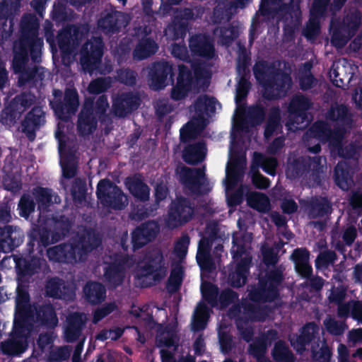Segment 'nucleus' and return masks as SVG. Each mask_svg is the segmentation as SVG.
<instances>
[{
	"label": "nucleus",
	"instance_id": "obj_1",
	"mask_svg": "<svg viewBox=\"0 0 362 362\" xmlns=\"http://www.w3.org/2000/svg\"><path fill=\"white\" fill-rule=\"evenodd\" d=\"M253 74L264 88V98L269 101L285 97L292 86L290 74L265 60H260L255 64Z\"/></svg>",
	"mask_w": 362,
	"mask_h": 362
},
{
	"label": "nucleus",
	"instance_id": "obj_2",
	"mask_svg": "<svg viewBox=\"0 0 362 362\" xmlns=\"http://www.w3.org/2000/svg\"><path fill=\"white\" fill-rule=\"evenodd\" d=\"M109 107L107 96L100 95L95 101L94 98H86L78 116L77 130L80 135L86 136L93 133L98 127V122L105 124L111 122V118L107 110Z\"/></svg>",
	"mask_w": 362,
	"mask_h": 362
},
{
	"label": "nucleus",
	"instance_id": "obj_3",
	"mask_svg": "<svg viewBox=\"0 0 362 362\" xmlns=\"http://www.w3.org/2000/svg\"><path fill=\"white\" fill-rule=\"evenodd\" d=\"M284 279L283 272L279 268L267 271L259 276L258 282L252 285L248 292L249 299L255 303H272L279 297V286Z\"/></svg>",
	"mask_w": 362,
	"mask_h": 362
},
{
	"label": "nucleus",
	"instance_id": "obj_4",
	"mask_svg": "<svg viewBox=\"0 0 362 362\" xmlns=\"http://www.w3.org/2000/svg\"><path fill=\"white\" fill-rule=\"evenodd\" d=\"M168 268V262L161 250L153 248L147 250L140 262V278L151 277V281H143L142 287H151L160 283L166 276Z\"/></svg>",
	"mask_w": 362,
	"mask_h": 362
},
{
	"label": "nucleus",
	"instance_id": "obj_5",
	"mask_svg": "<svg viewBox=\"0 0 362 362\" xmlns=\"http://www.w3.org/2000/svg\"><path fill=\"white\" fill-rule=\"evenodd\" d=\"M15 298L14 327L15 334L18 337L24 335L27 327H32L34 310L30 305V296L28 287L18 284Z\"/></svg>",
	"mask_w": 362,
	"mask_h": 362
},
{
	"label": "nucleus",
	"instance_id": "obj_6",
	"mask_svg": "<svg viewBox=\"0 0 362 362\" xmlns=\"http://www.w3.org/2000/svg\"><path fill=\"white\" fill-rule=\"evenodd\" d=\"M35 101L36 96L30 91H22L16 95L1 111V122L9 127H15L21 122L23 115Z\"/></svg>",
	"mask_w": 362,
	"mask_h": 362
},
{
	"label": "nucleus",
	"instance_id": "obj_7",
	"mask_svg": "<svg viewBox=\"0 0 362 362\" xmlns=\"http://www.w3.org/2000/svg\"><path fill=\"white\" fill-rule=\"evenodd\" d=\"M103 48L104 44L100 37H94L82 46L80 62L84 72L105 74L111 71L110 66L106 71L101 68Z\"/></svg>",
	"mask_w": 362,
	"mask_h": 362
},
{
	"label": "nucleus",
	"instance_id": "obj_8",
	"mask_svg": "<svg viewBox=\"0 0 362 362\" xmlns=\"http://www.w3.org/2000/svg\"><path fill=\"white\" fill-rule=\"evenodd\" d=\"M96 194L100 203L109 209L122 210L128 204L127 197L122 189L107 178L98 183Z\"/></svg>",
	"mask_w": 362,
	"mask_h": 362
},
{
	"label": "nucleus",
	"instance_id": "obj_9",
	"mask_svg": "<svg viewBox=\"0 0 362 362\" xmlns=\"http://www.w3.org/2000/svg\"><path fill=\"white\" fill-rule=\"evenodd\" d=\"M40 23L35 14L25 13L20 23L18 43L33 48L43 47V39L39 37Z\"/></svg>",
	"mask_w": 362,
	"mask_h": 362
},
{
	"label": "nucleus",
	"instance_id": "obj_10",
	"mask_svg": "<svg viewBox=\"0 0 362 362\" xmlns=\"http://www.w3.org/2000/svg\"><path fill=\"white\" fill-rule=\"evenodd\" d=\"M174 69L173 64L168 61H156L151 64L148 74V83L153 90L164 89L168 84V80L174 83Z\"/></svg>",
	"mask_w": 362,
	"mask_h": 362
},
{
	"label": "nucleus",
	"instance_id": "obj_11",
	"mask_svg": "<svg viewBox=\"0 0 362 362\" xmlns=\"http://www.w3.org/2000/svg\"><path fill=\"white\" fill-rule=\"evenodd\" d=\"M194 214L193 202L183 196L176 197L170 204L168 220L174 227L183 226L192 220Z\"/></svg>",
	"mask_w": 362,
	"mask_h": 362
},
{
	"label": "nucleus",
	"instance_id": "obj_12",
	"mask_svg": "<svg viewBox=\"0 0 362 362\" xmlns=\"http://www.w3.org/2000/svg\"><path fill=\"white\" fill-rule=\"evenodd\" d=\"M102 243L99 234L93 228H85L82 232L78 233L73 238L71 244L74 246L79 257V261L83 260L86 257L95 249L98 248Z\"/></svg>",
	"mask_w": 362,
	"mask_h": 362
},
{
	"label": "nucleus",
	"instance_id": "obj_13",
	"mask_svg": "<svg viewBox=\"0 0 362 362\" xmlns=\"http://www.w3.org/2000/svg\"><path fill=\"white\" fill-rule=\"evenodd\" d=\"M189 49L193 57L211 60L217 57L213 38L205 33H196L190 36Z\"/></svg>",
	"mask_w": 362,
	"mask_h": 362
},
{
	"label": "nucleus",
	"instance_id": "obj_14",
	"mask_svg": "<svg viewBox=\"0 0 362 362\" xmlns=\"http://www.w3.org/2000/svg\"><path fill=\"white\" fill-rule=\"evenodd\" d=\"M57 117L62 120H67L76 114L79 106L78 94L75 88H66L63 100H57L50 103Z\"/></svg>",
	"mask_w": 362,
	"mask_h": 362
},
{
	"label": "nucleus",
	"instance_id": "obj_15",
	"mask_svg": "<svg viewBox=\"0 0 362 362\" xmlns=\"http://www.w3.org/2000/svg\"><path fill=\"white\" fill-rule=\"evenodd\" d=\"M25 239L22 228L14 225L0 226V252L10 253L20 247Z\"/></svg>",
	"mask_w": 362,
	"mask_h": 362
},
{
	"label": "nucleus",
	"instance_id": "obj_16",
	"mask_svg": "<svg viewBox=\"0 0 362 362\" xmlns=\"http://www.w3.org/2000/svg\"><path fill=\"white\" fill-rule=\"evenodd\" d=\"M194 80L191 70L185 64L178 65V74L175 84L170 91V98L174 101L186 98L194 89Z\"/></svg>",
	"mask_w": 362,
	"mask_h": 362
},
{
	"label": "nucleus",
	"instance_id": "obj_17",
	"mask_svg": "<svg viewBox=\"0 0 362 362\" xmlns=\"http://www.w3.org/2000/svg\"><path fill=\"white\" fill-rule=\"evenodd\" d=\"M88 322L87 315L82 312L69 313L65 321L64 337L67 343L78 341L82 335Z\"/></svg>",
	"mask_w": 362,
	"mask_h": 362
},
{
	"label": "nucleus",
	"instance_id": "obj_18",
	"mask_svg": "<svg viewBox=\"0 0 362 362\" xmlns=\"http://www.w3.org/2000/svg\"><path fill=\"white\" fill-rule=\"evenodd\" d=\"M159 232V226L154 221L142 223L132 232V244L134 251L139 250L153 241Z\"/></svg>",
	"mask_w": 362,
	"mask_h": 362
},
{
	"label": "nucleus",
	"instance_id": "obj_19",
	"mask_svg": "<svg viewBox=\"0 0 362 362\" xmlns=\"http://www.w3.org/2000/svg\"><path fill=\"white\" fill-rule=\"evenodd\" d=\"M251 265L252 257L250 255H247L240 259L235 267L228 269V284L235 288L245 286L247 281V276L250 274Z\"/></svg>",
	"mask_w": 362,
	"mask_h": 362
},
{
	"label": "nucleus",
	"instance_id": "obj_20",
	"mask_svg": "<svg viewBox=\"0 0 362 362\" xmlns=\"http://www.w3.org/2000/svg\"><path fill=\"white\" fill-rule=\"evenodd\" d=\"M71 243H63L49 247L46 251L50 262L63 264H74L79 257Z\"/></svg>",
	"mask_w": 362,
	"mask_h": 362
},
{
	"label": "nucleus",
	"instance_id": "obj_21",
	"mask_svg": "<svg viewBox=\"0 0 362 362\" xmlns=\"http://www.w3.org/2000/svg\"><path fill=\"white\" fill-rule=\"evenodd\" d=\"M140 98L132 92H124L118 94L112 102V110L118 117H124L138 109L140 105Z\"/></svg>",
	"mask_w": 362,
	"mask_h": 362
},
{
	"label": "nucleus",
	"instance_id": "obj_22",
	"mask_svg": "<svg viewBox=\"0 0 362 362\" xmlns=\"http://www.w3.org/2000/svg\"><path fill=\"white\" fill-rule=\"evenodd\" d=\"M45 122V112L41 107L34 106L21 121V132L30 141H33L36 136V131Z\"/></svg>",
	"mask_w": 362,
	"mask_h": 362
},
{
	"label": "nucleus",
	"instance_id": "obj_23",
	"mask_svg": "<svg viewBox=\"0 0 362 362\" xmlns=\"http://www.w3.org/2000/svg\"><path fill=\"white\" fill-rule=\"evenodd\" d=\"M127 261V257H122L107 263L104 268L103 277L110 288H116L123 283L125 277L124 265Z\"/></svg>",
	"mask_w": 362,
	"mask_h": 362
},
{
	"label": "nucleus",
	"instance_id": "obj_24",
	"mask_svg": "<svg viewBox=\"0 0 362 362\" xmlns=\"http://www.w3.org/2000/svg\"><path fill=\"white\" fill-rule=\"evenodd\" d=\"M16 49L13 60V68L15 73L21 74L27 68L26 64L29 60V57L34 62L40 61L42 48L34 47L33 48L31 46L23 45L18 43Z\"/></svg>",
	"mask_w": 362,
	"mask_h": 362
},
{
	"label": "nucleus",
	"instance_id": "obj_25",
	"mask_svg": "<svg viewBox=\"0 0 362 362\" xmlns=\"http://www.w3.org/2000/svg\"><path fill=\"white\" fill-rule=\"evenodd\" d=\"M321 159L318 156H315L313 158L303 156L294 158L287 164L286 169V177L290 180L301 177L309 173L312 163L318 165Z\"/></svg>",
	"mask_w": 362,
	"mask_h": 362
},
{
	"label": "nucleus",
	"instance_id": "obj_26",
	"mask_svg": "<svg viewBox=\"0 0 362 362\" xmlns=\"http://www.w3.org/2000/svg\"><path fill=\"white\" fill-rule=\"evenodd\" d=\"M30 328L31 327H27L24 335L18 337L15 334L16 329L13 326L11 338L0 344L2 354L8 356H17L23 354L28 346L26 339Z\"/></svg>",
	"mask_w": 362,
	"mask_h": 362
},
{
	"label": "nucleus",
	"instance_id": "obj_27",
	"mask_svg": "<svg viewBox=\"0 0 362 362\" xmlns=\"http://www.w3.org/2000/svg\"><path fill=\"white\" fill-rule=\"evenodd\" d=\"M204 170L201 168H191L183 166L180 169V182L191 192L199 194L201 193L200 188L202 185L201 179L204 177Z\"/></svg>",
	"mask_w": 362,
	"mask_h": 362
},
{
	"label": "nucleus",
	"instance_id": "obj_28",
	"mask_svg": "<svg viewBox=\"0 0 362 362\" xmlns=\"http://www.w3.org/2000/svg\"><path fill=\"white\" fill-rule=\"evenodd\" d=\"M333 178L336 185L343 191H348L354 185V171L346 161H339L334 168Z\"/></svg>",
	"mask_w": 362,
	"mask_h": 362
},
{
	"label": "nucleus",
	"instance_id": "obj_29",
	"mask_svg": "<svg viewBox=\"0 0 362 362\" xmlns=\"http://www.w3.org/2000/svg\"><path fill=\"white\" fill-rule=\"evenodd\" d=\"M124 184L135 200L143 203L149 200L151 189L141 175L127 177Z\"/></svg>",
	"mask_w": 362,
	"mask_h": 362
},
{
	"label": "nucleus",
	"instance_id": "obj_30",
	"mask_svg": "<svg viewBox=\"0 0 362 362\" xmlns=\"http://www.w3.org/2000/svg\"><path fill=\"white\" fill-rule=\"evenodd\" d=\"M279 21L284 23V32L285 36L292 39L295 31L301 23L300 5L296 6L292 10L288 11L277 16Z\"/></svg>",
	"mask_w": 362,
	"mask_h": 362
},
{
	"label": "nucleus",
	"instance_id": "obj_31",
	"mask_svg": "<svg viewBox=\"0 0 362 362\" xmlns=\"http://www.w3.org/2000/svg\"><path fill=\"white\" fill-rule=\"evenodd\" d=\"M83 293L84 300L92 305H99L106 298V288L98 281H88L83 286Z\"/></svg>",
	"mask_w": 362,
	"mask_h": 362
},
{
	"label": "nucleus",
	"instance_id": "obj_32",
	"mask_svg": "<svg viewBox=\"0 0 362 362\" xmlns=\"http://www.w3.org/2000/svg\"><path fill=\"white\" fill-rule=\"evenodd\" d=\"M313 103L309 98L300 93H296L290 100L288 112L293 118L305 119L307 111L311 108Z\"/></svg>",
	"mask_w": 362,
	"mask_h": 362
},
{
	"label": "nucleus",
	"instance_id": "obj_33",
	"mask_svg": "<svg viewBox=\"0 0 362 362\" xmlns=\"http://www.w3.org/2000/svg\"><path fill=\"white\" fill-rule=\"evenodd\" d=\"M46 291L48 296L57 299L70 300L74 296L72 289L59 277L47 281Z\"/></svg>",
	"mask_w": 362,
	"mask_h": 362
},
{
	"label": "nucleus",
	"instance_id": "obj_34",
	"mask_svg": "<svg viewBox=\"0 0 362 362\" xmlns=\"http://www.w3.org/2000/svg\"><path fill=\"white\" fill-rule=\"evenodd\" d=\"M301 0H262L259 11L262 16H269L272 13L271 7L272 4H277L279 6L275 9L276 16L292 10L296 6L300 5Z\"/></svg>",
	"mask_w": 362,
	"mask_h": 362
},
{
	"label": "nucleus",
	"instance_id": "obj_35",
	"mask_svg": "<svg viewBox=\"0 0 362 362\" xmlns=\"http://www.w3.org/2000/svg\"><path fill=\"white\" fill-rule=\"evenodd\" d=\"M214 241L202 237L199 241L196 259L201 269L210 272L213 267L211 250Z\"/></svg>",
	"mask_w": 362,
	"mask_h": 362
},
{
	"label": "nucleus",
	"instance_id": "obj_36",
	"mask_svg": "<svg viewBox=\"0 0 362 362\" xmlns=\"http://www.w3.org/2000/svg\"><path fill=\"white\" fill-rule=\"evenodd\" d=\"M319 332V327L315 322H307L301 328L300 334L291 344L298 350H305V346L313 341Z\"/></svg>",
	"mask_w": 362,
	"mask_h": 362
},
{
	"label": "nucleus",
	"instance_id": "obj_37",
	"mask_svg": "<svg viewBox=\"0 0 362 362\" xmlns=\"http://www.w3.org/2000/svg\"><path fill=\"white\" fill-rule=\"evenodd\" d=\"M243 314L247 319H244V323L248 320L252 322H264L269 316L271 309L268 305H260L252 303H243Z\"/></svg>",
	"mask_w": 362,
	"mask_h": 362
},
{
	"label": "nucleus",
	"instance_id": "obj_38",
	"mask_svg": "<svg viewBox=\"0 0 362 362\" xmlns=\"http://www.w3.org/2000/svg\"><path fill=\"white\" fill-rule=\"evenodd\" d=\"M330 0H314L310 8V25L307 27L305 36L317 34L319 30L318 22H315V18L318 19L324 16L327 10Z\"/></svg>",
	"mask_w": 362,
	"mask_h": 362
},
{
	"label": "nucleus",
	"instance_id": "obj_39",
	"mask_svg": "<svg viewBox=\"0 0 362 362\" xmlns=\"http://www.w3.org/2000/svg\"><path fill=\"white\" fill-rule=\"evenodd\" d=\"M158 49L157 43L152 38L143 37L139 40L133 50V59L136 61L146 59L153 55Z\"/></svg>",
	"mask_w": 362,
	"mask_h": 362
},
{
	"label": "nucleus",
	"instance_id": "obj_40",
	"mask_svg": "<svg viewBox=\"0 0 362 362\" xmlns=\"http://www.w3.org/2000/svg\"><path fill=\"white\" fill-rule=\"evenodd\" d=\"M41 260L37 257H19L16 260L18 274L23 277L32 276L41 269Z\"/></svg>",
	"mask_w": 362,
	"mask_h": 362
},
{
	"label": "nucleus",
	"instance_id": "obj_41",
	"mask_svg": "<svg viewBox=\"0 0 362 362\" xmlns=\"http://www.w3.org/2000/svg\"><path fill=\"white\" fill-rule=\"evenodd\" d=\"M72 222L65 215L53 217L52 242H59L70 234Z\"/></svg>",
	"mask_w": 362,
	"mask_h": 362
},
{
	"label": "nucleus",
	"instance_id": "obj_42",
	"mask_svg": "<svg viewBox=\"0 0 362 362\" xmlns=\"http://www.w3.org/2000/svg\"><path fill=\"white\" fill-rule=\"evenodd\" d=\"M206 145L204 142H197L185 147L182 153L183 160L189 165H197L205 157Z\"/></svg>",
	"mask_w": 362,
	"mask_h": 362
},
{
	"label": "nucleus",
	"instance_id": "obj_43",
	"mask_svg": "<svg viewBox=\"0 0 362 362\" xmlns=\"http://www.w3.org/2000/svg\"><path fill=\"white\" fill-rule=\"evenodd\" d=\"M120 14L121 13L118 11L107 13L98 21V28L105 35H112L119 32L120 28L119 16Z\"/></svg>",
	"mask_w": 362,
	"mask_h": 362
},
{
	"label": "nucleus",
	"instance_id": "obj_44",
	"mask_svg": "<svg viewBox=\"0 0 362 362\" xmlns=\"http://www.w3.org/2000/svg\"><path fill=\"white\" fill-rule=\"evenodd\" d=\"M50 236L52 237L51 230L46 227H36L33 228L29 235L30 240L28 243L29 251L33 252L35 242H37L39 245L45 247L51 243H54L55 242H52V239L50 240Z\"/></svg>",
	"mask_w": 362,
	"mask_h": 362
},
{
	"label": "nucleus",
	"instance_id": "obj_45",
	"mask_svg": "<svg viewBox=\"0 0 362 362\" xmlns=\"http://www.w3.org/2000/svg\"><path fill=\"white\" fill-rule=\"evenodd\" d=\"M278 337L277 331L271 329L267 331V334L261 338L257 339L250 344L248 348L249 353L256 358L262 356L267 350L268 339L275 340Z\"/></svg>",
	"mask_w": 362,
	"mask_h": 362
},
{
	"label": "nucleus",
	"instance_id": "obj_46",
	"mask_svg": "<svg viewBox=\"0 0 362 362\" xmlns=\"http://www.w3.org/2000/svg\"><path fill=\"white\" fill-rule=\"evenodd\" d=\"M217 100L214 97L207 95H201L194 103V109L198 117H203L204 115L214 113Z\"/></svg>",
	"mask_w": 362,
	"mask_h": 362
},
{
	"label": "nucleus",
	"instance_id": "obj_47",
	"mask_svg": "<svg viewBox=\"0 0 362 362\" xmlns=\"http://www.w3.org/2000/svg\"><path fill=\"white\" fill-rule=\"evenodd\" d=\"M332 206L326 197L315 198L309 204V216L322 218L331 213Z\"/></svg>",
	"mask_w": 362,
	"mask_h": 362
},
{
	"label": "nucleus",
	"instance_id": "obj_48",
	"mask_svg": "<svg viewBox=\"0 0 362 362\" xmlns=\"http://www.w3.org/2000/svg\"><path fill=\"white\" fill-rule=\"evenodd\" d=\"M32 194L40 211L47 210L52 204V189L50 188L37 186L33 189Z\"/></svg>",
	"mask_w": 362,
	"mask_h": 362
},
{
	"label": "nucleus",
	"instance_id": "obj_49",
	"mask_svg": "<svg viewBox=\"0 0 362 362\" xmlns=\"http://www.w3.org/2000/svg\"><path fill=\"white\" fill-rule=\"evenodd\" d=\"M184 274V268L180 263H175L172 265L170 276L166 283V288L169 293H175L180 288Z\"/></svg>",
	"mask_w": 362,
	"mask_h": 362
},
{
	"label": "nucleus",
	"instance_id": "obj_50",
	"mask_svg": "<svg viewBox=\"0 0 362 362\" xmlns=\"http://www.w3.org/2000/svg\"><path fill=\"white\" fill-rule=\"evenodd\" d=\"M37 320L42 325L49 327H54L58 323L54 308L50 304L42 305L36 311Z\"/></svg>",
	"mask_w": 362,
	"mask_h": 362
},
{
	"label": "nucleus",
	"instance_id": "obj_51",
	"mask_svg": "<svg viewBox=\"0 0 362 362\" xmlns=\"http://www.w3.org/2000/svg\"><path fill=\"white\" fill-rule=\"evenodd\" d=\"M272 356L275 362H295L296 361L294 354L282 340L275 343Z\"/></svg>",
	"mask_w": 362,
	"mask_h": 362
},
{
	"label": "nucleus",
	"instance_id": "obj_52",
	"mask_svg": "<svg viewBox=\"0 0 362 362\" xmlns=\"http://www.w3.org/2000/svg\"><path fill=\"white\" fill-rule=\"evenodd\" d=\"M327 118L332 122H338L342 124H347L351 122L349 108L344 104L332 106L327 112Z\"/></svg>",
	"mask_w": 362,
	"mask_h": 362
},
{
	"label": "nucleus",
	"instance_id": "obj_53",
	"mask_svg": "<svg viewBox=\"0 0 362 362\" xmlns=\"http://www.w3.org/2000/svg\"><path fill=\"white\" fill-rule=\"evenodd\" d=\"M248 205L260 213H267L271 209L269 197L264 193L255 192L247 199Z\"/></svg>",
	"mask_w": 362,
	"mask_h": 362
},
{
	"label": "nucleus",
	"instance_id": "obj_54",
	"mask_svg": "<svg viewBox=\"0 0 362 362\" xmlns=\"http://www.w3.org/2000/svg\"><path fill=\"white\" fill-rule=\"evenodd\" d=\"M194 89L205 90L210 83L211 74L204 67L197 65L193 67Z\"/></svg>",
	"mask_w": 362,
	"mask_h": 362
},
{
	"label": "nucleus",
	"instance_id": "obj_55",
	"mask_svg": "<svg viewBox=\"0 0 362 362\" xmlns=\"http://www.w3.org/2000/svg\"><path fill=\"white\" fill-rule=\"evenodd\" d=\"M209 309L204 303H199L194 313L192 323L194 332L202 331L206 327Z\"/></svg>",
	"mask_w": 362,
	"mask_h": 362
},
{
	"label": "nucleus",
	"instance_id": "obj_56",
	"mask_svg": "<svg viewBox=\"0 0 362 362\" xmlns=\"http://www.w3.org/2000/svg\"><path fill=\"white\" fill-rule=\"evenodd\" d=\"M21 0H0V20L13 19L19 11Z\"/></svg>",
	"mask_w": 362,
	"mask_h": 362
},
{
	"label": "nucleus",
	"instance_id": "obj_57",
	"mask_svg": "<svg viewBox=\"0 0 362 362\" xmlns=\"http://www.w3.org/2000/svg\"><path fill=\"white\" fill-rule=\"evenodd\" d=\"M36 203L29 194L24 193L18 203L19 216L28 220L35 211Z\"/></svg>",
	"mask_w": 362,
	"mask_h": 362
},
{
	"label": "nucleus",
	"instance_id": "obj_58",
	"mask_svg": "<svg viewBox=\"0 0 362 362\" xmlns=\"http://www.w3.org/2000/svg\"><path fill=\"white\" fill-rule=\"evenodd\" d=\"M281 115L279 107L271 108L265 125L264 135L266 138L272 136L280 125Z\"/></svg>",
	"mask_w": 362,
	"mask_h": 362
},
{
	"label": "nucleus",
	"instance_id": "obj_59",
	"mask_svg": "<svg viewBox=\"0 0 362 362\" xmlns=\"http://www.w3.org/2000/svg\"><path fill=\"white\" fill-rule=\"evenodd\" d=\"M239 36V30L238 26L232 24L221 26L219 30V39L223 45L228 47Z\"/></svg>",
	"mask_w": 362,
	"mask_h": 362
},
{
	"label": "nucleus",
	"instance_id": "obj_60",
	"mask_svg": "<svg viewBox=\"0 0 362 362\" xmlns=\"http://www.w3.org/2000/svg\"><path fill=\"white\" fill-rule=\"evenodd\" d=\"M353 35L348 34V30L341 23H338L333 28L331 42L335 47H341L348 42L349 38Z\"/></svg>",
	"mask_w": 362,
	"mask_h": 362
},
{
	"label": "nucleus",
	"instance_id": "obj_61",
	"mask_svg": "<svg viewBox=\"0 0 362 362\" xmlns=\"http://www.w3.org/2000/svg\"><path fill=\"white\" fill-rule=\"evenodd\" d=\"M250 61L251 58L246 48L244 46L240 47L236 62V69L238 75L250 76L249 65Z\"/></svg>",
	"mask_w": 362,
	"mask_h": 362
},
{
	"label": "nucleus",
	"instance_id": "obj_62",
	"mask_svg": "<svg viewBox=\"0 0 362 362\" xmlns=\"http://www.w3.org/2000/svg\"><path fill=\"white\" fill-rule=\"evenodd\" d=\"M201 293L203 298L212 307L218 305L219 292L216 285L211 282H205L202 284Z\"/></svg>",
	"mask_w": 362,
	"mask_h": 362
},
{
	"label": "nucleus",
	"instance_id": "obj_63",
	"mask_svg": "<svg viewBox=\"0 0 362 362\" xmlns=\"http://www.w3.org/2000/svg\"><path fill=\"white\" fill-rule=\"evenodd\" d=\"M266 110L262 105H255L248 107L247 118L252 126L262 124L265 119Z\"/></svg>",
	"mask_w": 362,
	"mask_h": 362
},
{
	"label": "nucleus",
	"instance_id": "obj_64",
	"mask_svg": "<svg viewBox=\"0 0 362 362\" xmlns=\"http://www.w3.org/2000/svg\"><path fill=\"white\" fill-rule=\"evenodd\" d=\"M361 21V14L360 11H355L348 13L344 18L341 24L348 30L349 35H355L358 30Z\"/></svg>",
	"mask_w": 362,
	"mask_h": 362
}]
</instances>
